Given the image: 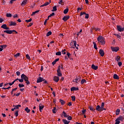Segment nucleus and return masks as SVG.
Wrapping results in <instances>:
<instances>
[{"mask_svg": "<svg viewBox=\"0 0 124 124\" xmlns=\"http://www.w3.org/2000/svg\"><path fill=\"white\" fill-rule=\"evenodd\" d=\"M6 16L7 17H12V15H11V14H6Z\"/></svg>", "mask_w": 124, "mask_h": 124, "instance_id": "ea45409f", "label": "nucleus"}, {"mask_svg": "<svg viewBox=\"0 0 124 124\" xmlns=\"http://www.w3.org/2000/svg\"><path fill=\"white\" fill-rule=\"evenodd\" d=\"M73 43H74V46L76 47V45H77V43L76 42V41H73Z\"/></svg>", "mask_w": 124, "mask_h": 124, "instance_id": "4d7b16f0", "label": "nucleus"}, {"mask_svg": "<svg viewBox=\"0 0 124 124\" xmlns=\"http://www.w3.org/2000/svg\"><path fill=\"white\" fill-rule=\"evenodd\" d=\"M44 107V106L42 107V105L40 104V105H39V110H40V112H42V110H43V108Z\"/></svg>", "mask_w": 124, "mask_h": 124, "instance_id": "aec40b11", "label": "nucleus"}, {"mask_svg": "<svg viewBox=\"0 0 124 124\" xmlns=\"http://www.w3.org/2000/svg\"><path fill=\"white\" fill-rule=\"evenodd\" d=\"M75 80H76L77 82H80V81H81V77H78L76 78Z\"/></svg>", "mask_w": 124, "mask_h": 124, "instance_id": "5701e85b", "label": "nucleus"}, {"mask_svg": "<svg viewBox=\"0 0 124 124\" xmlns=\"http://www.w3.org/2000/svg\"><path fill=\"white\" fill-rule=\"evenodd\" d=\"M0 47L1 48H2V49H5V47H7V46L6 45H1V46H0Z\"/></svg>", "mask_w": 124, "mask_h": 124, "instance_id": "c756f323", "label": "nucleus"}, {"mask_svg": "<svg viewBox=\"0 0 124 124\" xmlns=\"http://www.w3.org/2000/svg\"><path fill=\"white\" fill-rule=\"evenodd\" d=\"M16 73L17 76H20V74H21V73L19 71L16 72Z\"/></svg>", "mask_w": 124, "mask_h": 124, "instance_id": "052dcab7", "label": "nucleus"}, {"mask_svg": "<svg viewBox=\"0 0 124 124\" xmlns=\"http://www.w3.org/2000/svg\"><path fill=\"white\" fill-rule=\"evenodd\" d=\"M86 112V109H84L82 111V113L83 114V115H84V114H85Z\"/></svg>", "mask_w": 124, "mask_h": 124, "instance_id": "680f3d73", "label": "nucleus"}, {"mask_svg": "<svg viewBox=\"0 0 124 124\" xmlns=\"http://www.w3.org/2000/svg\"><path fill=\"white\" fill-rule=\"evenodd\" d=\"M1 28L2 29H4V30H9V28L7 27L6 26V24H3L1 26Z\"/></svg>", "mask_w": 124, "mask_h": 124, "instance_id": "f8f14e48", "label": "nucleus"}, {"mask_svg": "<svg viewBox=\"0 0 124 124\" xmlns=\"http://www.w3.org/2000/svg\"><path fill=\"white\" fill-rule=\"evenodd\" d=\"M57 75L60 77H62V72L61 71V66H59L58 69L57 70Z\"/></svg>", "mask_w": 124, "mask_h": 124, "instance_id": "20e7f679", "label": "nucleus"}, {"mask_svg": "<svg viewBox=\"0 0 124 124\" xmlns=\"http://www.w3.org/2000/svg\"><path fill=\"white\" fill-rule=\"evenodd\" d=\"M121 59V57L120 56H117L116 60L117 61V62H119L120 61V60Z\"/></svg>", "mask_w": 124, "mask_h": 124, "instance_id": "c03bdc74", "label": "nucleus"}, {"mask_svg": "<svg viewBox=\"0 0 124 124\" xmlns=\"http://www.w3.org/2000/svg\"><path fill=\"white\" fill-rule=\"evenodd\" d=\"M122 64H123V63H122V62H118V65H119V66H122Z\"/></svg>", "mask_w": 124, "mask_h": 124, "instance_id": "69168bd1", "label": "nucleus"}, {"mask_svg": "<svg viewBox=\"0 0 124 124\" xmlns=\"http://www.w3.org/2000/svg\"><path fill=\"white\" fill-rule=\"evenodd\" d=\"M79 88L76 87H72L71 88V91L72 92L73 91H78Z\"/></svg>", "mask_w": 124, "mask_h": 124, "instance_id": "f3484780", "label": "nucleus"}, {"mask_svg": "<svg viewBox=\"0 0 124 124\" xmlns=\"http://www.w3.org/2000/svg\"><path fill=\"white\" fill-rule=\"evenodd\" d=\"M71 98H72V101H75V99H76V97H75V96H72L71 97Z\"/></svg>", "mask_w": 124, "mask_h": 124, "instance_id": "603ef678", "label": "nucleus"}, {"mask_svg": "<svg viewBox=\"0 0 124 124\" xmlns=\"http://www.w3.org/2000/svg\"><path fill=\"white\" fill-rule=\"evenodd\" d=\"M65 51H66V50H65V49L62 50V54L65 55V54H66V52H65Z\"/></svg>", "mask_w": 124, "mask_h": 124, "instance_id": "6e6d98bb", "label": "nucleus"}, {"mask_svg": "<svg viewBox=\"0 0 124 124\" xmlns=\"http://www.w3.org/2000/svg\"><path fill=\"white\" fill-rule=\"evenodd\" d=\"M15 0H11L10 1V3H13V1H15Z\"/></svg>", "mask_w": 124, "mask_h": 124, "instance_id": "774afa93", "label": "nucleus"}, {"mask_svg": "<svg viewBox=\"0 0 124 124\" xmlns=\"http://www.w3.org/2000/svg\"><path fill=\"white\" fill-rule=\"evenodd\" d=\"M67 120H68V121H71L72 120V117L71 116H68L67 117Z\"/></svg>", "mask_w": 124, "mask_h": 124, "instance_id": "49530a36", "label": "nucleus"}, {"mask_svg": "<svg viewBox=\"0 0 124 124\" xmlns=\"http://www.w3.org/2000/svg\"><path fill=\"white\" fill-rule=\"evenodd\" d=\"M52 12H54V11H57V6H55L53 8V10H52Z\"/></svg>", "mask_w": 124, "mask_h": 124, "instance_id": "cd10ccee", "label": "nucleus"}, {"mask_svg": "<svg viewBox=\"0 0 124 124\" xmlns=\"http://www.w3.org/2000/svg\"><path fill=\"white\" fill-rule=\"evenodd\" d=\"M62 114H63V117H64L65 118H67L68 115H67V114H66V113H65V112L63 111V112H62Z\"/></svg>", "mask_w": 124, "mask_h": 124, "instance_id": "a878e982", "label": "nucleus"}, {"mask_svg": "<svg viewBox=\"0 0 124 124\" xmlns=\"http://www.w3.org/2000/svg\"><path fill=\"white\" fill-rule=\"evenodd\" d=\"M56 56H61V55H62V53L59 51L56 53Z\"/></svg>", "mask_w": 124, "mask_h": 124, "instance_id": "a19ab883", "label": "nucleus"}, {"mask_svg": "<svg viewBox=\"0 0 124 124\" xmlns=\"http://www.w3.org/2000/svg\"><path fill=\"white\" fill-rule=\"evenodd\" d=\"M61 68H62V70H63V65L62 64H61V67L60 66V69Z\"/></svg>", "mask_w": 124, "mask_h": 124, "instance_id": "338daca9", "label": "nucleus"}, {"mask_svg": "<svg viewBox=\"0 0 124 124\" xmlns=\"http://www.w3.org/2000/svg\"><path fill=\"white\" fill-rule=\"evenodd\" d=\"M116 113V115H117V116H118V115H119V113H120V109H117Z\"/></svg>", "mask_w": 124, "mask_h": 124, "instance_id": "58836bf2", "label": "nucleus"}, {"mask_svg": "<svg viewBox=\"0 0 124 124\" xmlns=\"http://www.w3.org/2000/svg\"><path fill=\"white\" fill-rule=\"evenodd\" d=\"M111 49L113 52H118V50H119V47H113L111 46Z\"/></svg>", "mask_w": 124, "mask_h": 124, "instance_id": "423d86ee", "label": "nucleus"}, {"mask_svg": "<svg viewBox=\"0 0 124 124\" xmlns=\"http://www.w3.org/2000/svg\"><path fill=\"white\" fill-rule=\"evenodd\" d=\"M89 16H90V15H89V14H86L85 15V18L86 19H88V18H89Z\"/></svg>", "mask_w": 124, "mask_h": 124, "instance_id": "864d4df0", "label": "nucleus"}, {"mask_svg": "<svg viewBox=\"0 0 124 124\" xmlns=\"http://www.w3.org/2000/svg\"><path fill=\"white\" fill-rule=\"evenodd\" d=\"M4 32H6L9 34H11L12 32H16V33H18V32L16 31L15 30H6L4 31Z\"/></svg>", "mask_w": 124, "mask_h": 124, "instance_id": "f03ea898", "label": "nucleus"}, {"mask_svg": "<svg viewBox=\"0 0 124 124\" xmlns=\"http://www.w3.org/2000/svg\"><path fill=\"white\" fill-rule=\"evenodd\" d=\"M117 120L119 121H124V117L122 116H120L118 118H117Z\"/></svg>", "mask_w": 124, "mask_h": 124, "instance_id": "412c9836", "label": "nucleus"}, {"mask_svg": "<svg viewBox=\"0 0 124 124\" xmlns=\"http://www.w3.org/2000/svg\"><path fill=\"white\" fill-rule=\"evenodd\" d=\"M60 102H61L62 105H64L65 104V101H63V100L60 99Z\"/></svg>", "mask_w": 124, "mask_h": 124, "instance_id": "393cba45", "label": "nucleus"}, {"mask_svg": "<svg viewBox=\"0 0 124 124\" xmlns=\"http://www.w3.org/2000/svg\"><path fill=\"white\" fill-rule=\"evenodd\" d=\"M104 105H105L104 103H102L101 107L102 108H104Z\"/></svg>", "mask_w": 124, "mask_h": 124, "instance_id": "0e129e2a", "label": "nucleus"}, {"mask_svg": "<svg viewBox=\"0 0 124 124\" xmlns=\"http://www.w3.org/2000/svg\"><path fill=\"white\" fill-rule=\"evenodd\" d=\"M96 111H103V110H106V109L105 108H102L100 106L98 105L96 107Z\"/></svg>", "mask_w": 124, "mask_h": 124, "instance_id": "7ed1b4c3", "label": "nucleus"}, {"mask_svg": "<svg viewBox=\"0 0 124 124\" xmlns=\"http://www.w3.org/2000/svg\"><path fill=\"white\" fill-rule=\"evenodd\" d=\"M27 2L28 0H24L21 4V6H24L25 5H26V4H27Z\"/></svg>", "mask_w": 124, "mask_h": 124, "instance_id": "9d476101", "label": "nucleus"}, {"mask_svg": "<svg viewBox=\"0 0 124 124\" xmlns=\"http://www.w3.org/2000/svg\"><path fill=\"white\" fill-rule=\"evenodd\" d=\"M62 122L64 124H69L70 123V121H67V120L65 119H62Z\"/></svg>", "mask_w": 124, "mask_h": 124, "instance_id": "dca6fc26", "label": "nucleus"}, {"mask_svg": "<svg viewBox=\"0 0 124 124\" xmlns=\"http://www.w3.org/2000/svg\"><path fill=\"white\" fill-rule=\"evenodd\" d=\"M117 30L118 31H124V28H122V27H121L120 26H117Z\"/></svg>", "mask_w": 124, "mask_h": 124, "instance_id": "0eeeda50", "label": "nucleus"}, {"mask_svg": "<svg viewBox=\"0 0 124 124\" xmlns=\"http://www.w3.org/2000/svg\"><path fill=\"white\" fill-rule=\"evenodd\" d=\"M21 79H23V80H24V81H27V80H29V78L26 76V75L23 74L21 76Z\"/></svg>", "mask_w": 124, "mask_h": 124, "instance_id": "39448f33", "label": "nucleus"}, {"mask_svg": "<svg viewBox=\"0 0 124 124\" xmlns=\"http://www.w3.org/2000/svg\"><path fill=\"white\" fill-rule=\"evenodd\" d=\"M48 4H50V3H49V2H46V3L42 5L40 7H43V6H46V5H48Z\"/></svg>", "mask_w": 124, "mask_h": 124, "instance_id": "6ab92c4d", "label": "nucleus"}, {"mask_svg": "<svg viewBox=\"0 0 124 124\" xmlns=\"http://www.w3.org/2000/svg\"><path fill=\"white\" fill-rule=\"evenodd\" d=\"M69 18H70V16H65L62 18V20L64 21V22H66V21H67L68 19H69Z\"/></svg>", "mask_w": 124, "mask_h": 124, "instance_id": "1a4fd4ad", "label": "nucleus"}, {"mask_svg": "<svg viewBox=\"0 0 124 124\" xmlns=\"http://www.w3.org/2000/svg\"><path fill=\"white\" fill-rule=\"evenodd\" d=\"M25 111H26V112H27V113H30V112H31V110L30 109H29V108H28V107L25 108Z\"/></svg>", "mask_w": 124, "mask_h": 124, "instance_id": "b1692460", "label": "nucleus"}, {"mask_svg": "<svg viewBox=\"0 0 124 124\" xmlns=\"http://www.w3.org/2000/svg\"><path fill=\"white\" fill-rule=\"evenodd\" d=\"M99 54L101 55V57H103L104 56V51H103L102 49H100L99 50Z\"/></svg>", "mask_w": 124, "mask_h": 124, "instance_id": "2eb2a0df", "label": "nucleus"}, {"mask_svg": "<svg viewBox=\"0 0 124 124\" xmlns=\"http://www.w3.org/2000/svg\"><path fill=\"white\" fill-rule=\"evenodd\" d=\"M55 15V13H52L49 16H48V18H50V17H52V16H54Z\"/></svg>", "mask_w": 124, "mask_h": 124, "instance_id": "a18cd8bd", "label": "nucleus"}, {"mask_svg": "<svg viewBox=\"0 0 124 124\" xmlns=\"http://www.w3.org/2000/svg\"><path fill=\"white\" fill-rule=\"evenodd\" d=\"M89 108L91 111H93V112L95 111V109H93V107H89Z\"/></svg>", "mask_w": 124, "mask_h": 124, "instance_id": "4c0bfd02", "label": "nucleus"}, {"mask_svg": "<svg viewBox=\"0 0 124 124\" xmlns=\"http://www.w3.org/2000/svg\"><path fill=\"white\" fill-rule=\"evenodd\" d=\"M32 20V19L30 18L29 20H26L25 22H26L27 23H30V22H31Z\"/></svg>", "mask_w": 124, "mask_h": 124, "instance_id": "79ce46f5", "label": "nucleus"}, {"mask_svg": "<svg viewBox=\"0 0 124 124\" xmlns=\"http://www.w3.org/2000/svg\"><path fill=\"white\" fill-rule=\"evenodd\" d=\"M18 86L19 88H23V87H25V85H24V84H19Z\"/></svg>", "mask_w": 124, "mask_h": 124, "instance_id": "5fc2aeb1", "label": "nucleus"}, {"mask_svg": "<svg viewBox=\"0 0 124 124\" xmlns=\"http://www.w3.org/2000/svg\"><path fill=\"white\" fill-rule=\"evenodd\" d=\"M20 56V53H18L15 55V58H18Z\"/></svg>", "mask_w": 124, "mask_h": 124, "instance_id": "37998d69", "label": "nucleus"}, {"mask_svg": "<svg viewBox=\"0 0 124 124\" xmlns=\"http://www.w3.org/2000/svg\"><path fill=\"white\" fill-rule=\"evenodd\" d=\"M93 44L94 45V49H95V50H97V46H96V43H95V42H93Z\"/></svg>", "mask_w": 124, "mask_h": 124, "instance_id": "c85d7f7f", "label": "nucleus"}, {"mask_svg": "<svg viewBox=\"0 0 124 124\" xmlns=\"http://www.w3.org/2000/svg\"><path fill=\"white\" fill-rule=\"evenodd\" d=\"M95 30L96 31H100V29H99V28H93L91 29V32H93V30Z\"/></svg>", "mask_w": 124, "mask_h": 124, "instance_id": "ddd939ff", "label": "nucleus"}, {"mask_svg": "<svg viewBox=\"0 0 124 124\" xmlns=\"http://www.w3.org/2000/svg\"><path fill=\"white\" fill-rule=\"evenodd\" d=\"M53 80L54 82L58 83V82H59V81L60 80V78H59V77H54Z\"/></svg>", "mask_w": 124, "mask_h": 124, "instance_id": "9b49d317", "label": "nucleus"}, {"mask_svg": "<svg viewBox=\"0 0 124 124\" xmlns=\"http://www.w3.org/2000/svg\"><path fill=\"white\" fill-rule=\"evenodd\" d=\"M68 10H69L68 8L65 9L64 10V11H63L64 14H67V12H68Z\"/></svg>", "mask_w": 124, "mask_h": 124, "instance_id": "7c9ffc66", "label": "nucleus"}, {"mask_svg": "<svg viewBox=\"0 0 124 124\" xmlns=\"http://www.w3.org/2000/svg\"><path fill=\"white\" fill-rule=\"evenodd\" d=\"M19 113V111L18 110H16L15 112V115H16V117H18V113Z\"/></svg>", "mask_w": 124, "mask_h": 124, "instance_id": "09e8293b", "label": "nucleus"}, {"mask_svg": "<svg viewBox=\"0 0 124 124\" xmlns=\"http://www.w3.org/2000/svg\"><path fill=\"white\" fill-rule=\"evenodd\" d=\"M87 14V13H86V12H83V13H82V12H81L80 13V16H82V15H86Z\"/></svg>", "mask_w": 124, "mask_h": 124, "instance_id": "13d9d810", "label": "nucleus"}, {"mask_svg": "<svg viewBox=\"0 0 124 124\" xmlns=\"http://www.w3.org/2000/svg\"><path fill=\"white\" fill-rule=\"evenodd\" d=\"M9 26H16V23L14 22H11V23L9 24Z\"/></svg>", "mask_w": 124, "mask_h": 124, "instance_id": "bb28decb", "label": "nucleus"}, {"mask_svg": "<svg viewBox=\"0 0 124 124\" xmlns=\"http://www.w3.org/2000/svg\"><path fill=\"white\" fill-rule=\"evenodd\" d=\"M19 82H20L21 83H23V82H24V79H23V78L21 79H19L18 78V79Z\"/></svg>", "mask_w": 124, "mask_h": 124, "instance_id": "8fccbe9b", "label": "nucleus"}, {"mask_svg": "<svg viewBox=\"0 0 124 124\" xmlns=\"http://www.w3.org/2000/svg\"><path fill=\"white\" fill-rule=\"evenodd\" d=\"M97 40L102 45H104V44H105V39L102 36H99L97 38Z\"/></svg>", "mask_w": 124, "mask_h": 124, "instance_id": "f257e3e1", "label": "nucleus"}, {"mask_svg": "<svg viewBox=\"0 0 124 124\" xmlns=\"http://www.w3.org/2000/svg\"><path fill=\"white\" fill-rule=\"evenodd\" d=\"M19 107H21L20 105H16V106H15V109H19Z\"/></svg>", "mask_w": 124, "mask_h": 124, "instance_id": "e433bc0d", "label": "nucleus"}, {"mask_svg": "<svg viewBox=\"0 0 124 124\" xmlns=\"http://www.w3.org/2000/svg\"><path fill=\"white\" fill-rule=\"evenodd\" d=\"M51 34H52V32L51 31H49L46 33V36H50Z\"/></svg>", "mask_w": 124, "mask_h": 124, "instance_id": "72a5a7b5", "label": "nucleus"}, {"mask_svg": "<svg viewBox=\"0 0 124 124\" xmlns=\"http://www.w3.org/2000/svg\"><path fill=\"white\" fill-rule=\"evenodd\" d=\"M92 68H93V69H94V70H96L98 69V67L97 66L94 65V64H92Z\"/></svg>", "mask_w": 124, "mask_h": 124, "instance_id": "4468645a", "label": "nucleus"}, {"mask_svg": "<svg viewBox=\"0 0 124 124\" xmlns=\"http://www.w3.org/2000/svg\"><path fill=\"white\" fill-rule=\"evenodd\" d=\"M115 124H119L120 120H118L117 119L115 120Z\"/></svg>", "mask_w": 124, "mask_h": 124, "instance_id": "de8ad7c7", "label": "nucleus"}, {"mask_svg": "<svg viewBox=\"0 0 124 124\" xmlns=\"http://www.w3.org/2000/svg\"><path fill=\"white\" fill-rule=\"evenodd\" d=\"M43 81H44V78L39 77L37 78V83H41V82H43Z\"/></svg>", "mask_w": 124, "mask_h": 124, "instance_id": "6e6552de", "label": "nucleus"}, {"mask_svg": "<svg viewBox=\"0 0 124 124\" xmlns=\"http://www.w3.org/2000/svg\"><path fill=\"white\" fill-rule=\"evenodd\" d=\"M59 4H61V5H63V2L62 1V0H60L59 2H58Z\"/></svg>", "mask_w": 124, "mask_h": 124, "instance_id": "c9c22d12", "label": "nucleus"}, {"mask_svg": "<svg viewBox=\"0 0 124 124\" xmlns=\"http://www.w3.org/2000/svg\"><path fill=\"white\" fill-rule=\"evenodd\" d=\"M57 109V108L56 107L53 108V109H52V112L53 114H56V110Z\"/></svg>", "mask_w": 124, "mask_h": 124, "instance_id": "f704fd0d", "label": "nucleus"}, {"mask_svg": "<svg viewBox=\"0 0 124 124\" xmlns=\"http://www.w3.org/2000/svg\"><path fill=\"white\" fill-rule=\"evenodd\" d=\"M84 83H87V80H86L85 79H82L81 81V84H84Z\"/></svg>", "mask_w": 124, "mask_h": 124, "instance_id": "473e14b6", "label": "nucleus"}, {"mask_svg": "<svg viewBox=\"0 0 124 124\" xmlns=\"http://www.w3.org/2000/svg\"><path fill=\"white\" fill-rule=\"evenodd\" d=\"M113 78L114 79H116L117 80H119V78L117 74H114L113 75Z\"/></svg>", "mask_w": 124, "mask_h": 124, "instance_id": "4be33fe9", "label": "nucleus"}, {"mask_svg": "<svg viewBox=\"0 0 124 124\" xmlns=\"http://www.w3.org/2000/svg\"><path fill=\"white\" fill-rule=\"evenodd\" d=\"M26 58L27 59H28V60H30V59L31 58V57H30V55H29L28 54L26 55Z\"/></svg>", "mask_w": 124, "mask_h": 124, "instance_id": "e2e57ef3", "label": "nucleus"}, {"mask_svg": "<svg viewBox=\"0 0 124 124\" xmlns=\"http://www.w3.org/2000/svg\"><path fill=\"white\" fill-rule=\"evenodd\" d=\"M18 79V78H16V79H15L13 82H12V83H8V85H9V86H12V85H13V84H14L15 83V82L16 81H17Z\"/></svg>", "mask_w": 124, "mask_h": 124, "instance_id": "a211bd4d", "label": "nucleus"}, {"mask_svg": "<svg viewBox=\"0 0 124 124\" xmlns=\"http://www.w3.org/2000/svg\"><path fill=\"white\" fill-rule=\"evenodd\" d=\"M25 82H26V84L27 85H30V81H29V79H26V80H25Z\"/></svg>", "mask_w": 124, "mask_h": 124, "instance_id": "3c124183", "label": "nucleus"}, {"mask_svg": "<svg viewBox=\"0 0 124 124\" xmlns=\"http://www.w3.org/2000/svg\"><path fill=\"white\" fill-rule=\"evenodd\" d=\"M114 35H115L116 36H117V38H119V39H121V35H120L118 34L114 33Z\"/></svg>", "mask_w": 124, "mask_h": 124, "instance_id": "2f4dec72", "label": "nucleus"}, {"mask_svg": "<svg viewBox=\"0 0 124 124\" xmlns=\"http://www.w3.org/2000/svg\"><path fill=\"white\" fill-rule=\"evenodd\" d=\"M49 20V18H47L46 19V20L45 21L44 24V25H46V24H47V21Z\"/></svg>", "mask_w": 124, "mask_h": 124, "instance_id": "bf43d9fd", "label": "nucleus"}]
</instances>
